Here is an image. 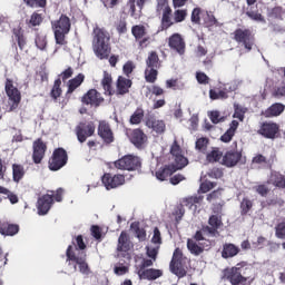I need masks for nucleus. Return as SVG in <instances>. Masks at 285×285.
I'll use <instances>...</instances> for the list:
<instances>
[{"mask_svg": "<svg viewBox=\"0 0 285 285\" xmlns=\"http://www.w3.org/2000/svg\"><path fill=\"white\" fill-rule=\"evenodd\" d=\"M130 248H132V243H130L128 234L126 232H121L118 238L117 257L122 259L115 264V275H126L130 271V253H128Z\"/></svg>", "mask_w": 285, "mask_h": 285, "instance_id": "nucleus-1", "label": "nucleus"}, {"mask_svg": "<svg viewBox=\"0 0 285 285\" xmlns=\"http://www.w3.org/2000/svg\"><path fill=\"white\" fill-rule=\"evenodd\" d=\"M250 279V268L244 263L237 264L235 267L225 269L222 277L223 285H248Z\"/></svg>", "mask_w": 285, "mask_h": 285, "instance_id": "nucleus-2", "label": "nucleus"}, {"mask_svg": "<svg viewBox=\"0 0 285 285\" xmlns=\"http://www.w3.org/2000/svg\"><path fill=\"white\" fill-rule=\"evenodd\" d=\"M92 48L98 59H107L110 55V33L106 29L99 27L94 29Z\"/></svg>", "mask_w": 285, "mask_h": 285, "instance_id": "nucleus-3", "label": "nucleus"}, {"mask_svg": "<svg viewBox=\"0 0 285 285\" xmlns=\"http://www.w3.org/2000/svg\"><path fill=\"white\" fill-rule=\"evenodd\" d=\"M72 245H69L67 248V262L69 263V269L72 273H77V268L81 275L88 277L90 273V266H88V262H86V254L83 252H79L78 248L72 252Z\"/></svg>", "mask_w": 285, "mask_h": 285, "instance_id": "nucleus-4", "label": "nucleus"}, {"mask_svg": "<svg viewBox=\"0 0 285 285\" xmlns=\"http://www.w3.org/2000/svg\"><path fill=\"white\" fill-rule=\"evenodd\" d=\"M52 30L55 33L56 43L63 46L66 43V35L70 32V18L62 16L58 20L51 22Z\"/></svg>", "mask_w": 285, "mask_h": 285, "instance_id": "nucleus-5", "label": "nucleus"}, {"mask_svg": "<svg viewBox=\"0 0 285 285\" xmlns=\"http://www.w3.org/2000/svg\"><path fill=\"white\" fill-rule=\"evenodd\" d=\"M4 90L9 99V112H12L13 110H17L19 104H21V91L14 87V83H12V80L10 79H7Z\"/></svg>", "mask_w": 285, "mask_h": 285, "instance_id": "nucleus-6", "label": "nucleus"}, {"mask_svg": "<svg viewBox=\"0 0 285 285\" xmlns=\"http://www.w3.org/2000/svg\"><path fill=\"white\" fill-rule=\"evenodd\" d=\"M115 166L119 170H139L141 168V158L135 155H126L116 160Z\"/></svg>", "mask_w": 285, "mask_h": 285, "instance_id": "nucleus-7", "label": "nucleus"}, {"mask_svg": "<svg viewBox=\"0 0 285 285\" xmlns=\"http://www.w3.org/2000/svg\"><path fill=\"white\" fill-rule=\"evenodd\" d=\"M68 164V154L63 148L53 151L52 158L49 160L50 170H61Z\"/></svg>", "mask_w": 285, "mask_h": 285, "instance_id": "nucleus-8", "label": "nucleus"}, {"mask_svg": "<svg viewBox=\"0 0 285 285\" xmlns=\"http://www.w3.org/2000/svg\"><path fill=\"white\" fill-rule=\"evenodd\" d=\"M239 88V81L234 80L229 83H226L222 90H209L210 99H228V92H235Z\"/></svg>", "mask_w": 285, "mask_h": 285, "instance_id": "nucleus-9", "label": "nucleus"}, {"mask_svg": "<svg viewBox=\"0 0 285 285\" xmlns=\"http://www.w3.org/2000/svg\"><path fill=\"white\" fill-rule=\"evenodd\" d=\"M235 39L238 43H242L245 46V49L250 52L253 50V33H250V30L248 29H237L235 31Z\"/></svg>", "mask_w": 285, "mask_h": 285, "instance_id": "nucleus-10", "label": "nucleus"}, {"mask_svg": "<svg viewBox=\"0 0 285 285\" xmlns=\"http://www.w3.org/2000/svg\"><path fill=\"white\" fill-rule=\"evenodd\" d=\"M76 135L78 137V141L83 144L88 137H92L95 135V124L94 122H80L76 128Z\"/></svg>", "mask_w": 285, "mask_h": 285, "instance_id": "nucleus-11", "label": "nucleus"}, {"mask_svg": "<svg viewBox=\"0 0 285 285\" xmlns=\"http://www.w3.org/2000/svg\"><path fill=\"white\" fill-rule=\"evenodd\" d=\"M126 183V177L124 175H110L105 174L102 176V184L107 190H112V188H118V186H124Z\"/></svg>", "mask_w": 285, "mask_h": 285, "instance_id": "nucleus-12", "label": "nucleus"}, {"mask_svg": "<svg viewBox=\"0 0 285 285\" xmlns=\"http://www.w3.org/2000/svg\"><path fill=\"white\" fill-rule=\"evenodd\" d=\"M170 154L174 157L173 166H176V168H179L180 170L188 166V158L183 156L181 148L177 145V141H174L171 145Z\"/></svg>", "mask_w": 285, "mask_h": 285, "instance_id": "nucleus-13", "label": "nucleus"}, {"mask_svg": "<svg viewBox=\"0 0 285 285\" xmlns=\"http://www.w3.org/2000/svg\"><path fill=\"white\" fill-rule=\"evenodd\" d=\"M170 271L177 277H184L186 275V269L181 267V249L176 248L170 263Z\"/></svg>", "mask_w": 285, "mask_h": 285, "instance_id": "nucleus-14", "label": "nucleus"}, {"mask_svg": "<svg viewBox=\"0 0 285 285\" xmlns=\"http://www.w3.org/2000/svg\"><path fill=\"white\" fill-rule=\"evenodd\" d=\"M147 256L150 258H144L141 264L138 267V271H146V268H150L155 262H157V255L159 253V246L149 245L146 247Z\"/></svg>", "mask_w": 285, "mask_h": 285, "instance_id": "nucleus-15", "label": "nucleus"}, {"mask_svg": "<svg viewBox=\"0 0 285 285\" xmlns=\"http://www.w3.org/2000/svg\"><path fill=\"white\" fill-rule=\"evenodd\" d=\"M55 194H46L38 198L37 208L38 215H48L50 208H52V204H55V199L52 198Z\"/></svg>", "mask_w": 285, "mask_h": 285, "instance_id": "nucleus-16", "label": "nucleus"}, {"mask_svg": "<svg viewBox=\"0 0 285 285\" xmlns=\"http://www.w3.org/2000/svg\"><path fill=\"white\" fill-rule=\"evenodd\" d=\"M168 46L178 55H184L186 52V42L184 41V38H181V35L179 33H174L169 38Z\"/></svg>", "mask_w": 285, "mask_h": 285, "instance_id": "nucleus-17", "label": "nucleus"}, {"mask_svg": "<svg viewBox=\"0 0 285 285\" xmlns=\"http://www.w3.org/2000/svg\"><path fill=\"white\" fill-rule=\"evenodd\" d=\"M239 161H242V153L230 150L223 156L220 164L227 168H233L237 166Z\"/></svg>", "mask_w": 285, "mask_h": 285, "instance_id": "nucleus-18", "label": "nucleus"}, {"mask_svg": "<svg viewBox=\"0 0 285 285\" xmlns=\"http://www.w3.org/2000/svg\"><path fill=\"white\" fill-rule=\"evenodd\" d=\"M277 132H279V126L275 122H264L258 130V135H262L266 139H275Z\"/></svg>", "mask_w": 285, "mask_h": 285, "instance_id": "nucleus-19", "label": "nucleus"}, {"mask_svg": "<svg viewBox=\"0 0 285 285\" xmlns=\"http://www.w3.org/2000/svg\"><path fill=\"white\" fill-rule=\"evenodd\" d=\"M187 248L191 255H202L204 250H208L210 248V242L206 240L205 243H197L195 239H188Z\"/></svg>", "mask_w": 285, "mask_h": 285, "instance_id": "nucleus-20", "label": "nucleus"}, {"mask_svg": "<svg viewBox=\"0 0 285 285\" xmlns=\"http://www.w3.org/2000/svg\"><path fill=\"white\" fill-rule=\"evenodd\" d=\"M137 275L139 279H148L149 282H153L155 279H159V277L164 275V272L155 268L137 269Z\"/></svg>", "mask_w": 285, "mask_h": 285, "instance_id": "nucleus-21", "label": "nucleus"}, {"mask_svg": "<svg viewBox=\"0 0 285 285\" xmlns=\"http://www.w3.org/2000/svg\"><path fill=\"white\" fill-rule=\"evenodd\" d=\"M104 101V98H101V94L98 92L96 89H90L83 97H82V104H86L87 106H99Z\"/></svg>", "mask_w": 285, "mask_h": 285, "instance_id": "nucleus-22", "label": "nucleus"}, {"mask_svg": "<svg viewBox=\"0 0 285 285\" xmlns=\"http://www.w3.org/2000/svg\"><path fill=\"white\" fill-rule=\"evenodd\" d=\"M98 135L106 141V144H112L114 137H112V130H110V125H108L106 121H100L98 126Z\"/></svg>", "mask_w": 285, "mask_h": 285, "instance_id": "nucleus-23", "label": "nucleus"}, {"mask_svg": "<svg viewBox=\"0 0 285 285\" xmlns=\"http://www.w3.org/2000/svg\"><path fill=\"white\" fill-rule=\"evenodd\" d=\"M46 155V144L41 141V139H38L33 142V161L35 164H41V159H43V156Z\"/></svg>", "mask_w": 285, "mask_h": 285, "instance_id": "nucleus-24", "label": "nucleus"}, {"mask_svg": "<svg viewBox=\"0 0 285 285\" xmlns=\"http://www.w3.org/2000/svg\"><path fill=\"white\" fill-rule=\"evenodd\" d=\"M177 170L181 169L177 168L175 165L165 166L156 171V178L158 181H166V179H168V177H170L174 173H177Z\"/></svg>", "mask_w": 285, "mask_h": 285, "instance_id": "nucleus-25", "label": "nucleus"}, {"mask_svg": "<svg viewBox=\"0 0 285 285\" xmlns=\"http://www.w3.org/2000/svg\"><path fill=\"white\" fill-rule=\"evenodd\" d=\"M147 128H151L154 132H157L158 135H161L166 131V122L164 120H157L155 117L150 116L146 120Z\"/></svg>", "mask_w": 285, "mask_h": 285, "instance_id": "nucleus-26", "label": "nucleus"}, {"mask_svg": "<svg viewBox=\"0 0 285 285\" xmlns=\"http://www.w3.org/2000/svg\"><path fill=\"white\" fill-rule=\"evenodd\" d=\"M130 141L136 146V148H141V146L148 141V137L140 129H135L131 132Z\"/></svg>", "mask_w": 285, "mask_h": 285, "instance_id": "nucleus-27", "label": "nucleus"}, {"mask_svg": "<svg viewBox=\"0 0 285 285\" xmlns=\"http://www.w3.org/2000/svg\"><path fill=\"white\" fill-rule=\"evenodd\" d=\"M224 158V153H222L220 148L212 147L206 154V159L209 164H215L217 161L222 163V159Z\"/></svg>", "mask_w": 285, "mask_h": 285, "instance_id": "nucleus-28", "label": "nucleus"}, {"mask_svg": "<svg viewBox=\"0 0 285 285\" xmlns=\"http://www.w3.org/2000/svg\"><path fill=\"white\" fill-rule=\"evenodd\" d=\"M19 233V225L0 223V235L14 237Z\"/></svg>", "mask_w": 285, "mask_h": 285, "instance_id": "nucleus-29", "label": "nucleus"}, {"mask_svg": "<svg viewBox=\"0 0 285 285\" xmlns=\"http://www.w3.org/2000/svg\"><path fill=\"white\" fill-rule=\"evenodd\" d=\"M206 235H209V237H215V229L206 226L202 230L196 232L194 242L200 244L206 243Z\"/></svg>", "mask_w": 285, "mask_h": 285, "instance_id": "nucleus-30", "label": "nucleus"}, {"mask_svg": "<svg viewBox=\"0 0 285 285\" xmlns=\"http://www.w3.org/2000/svg\"><path fill=\"white\" fill-rule=\"evenodd\" d=\"M202 202H204V196H191L183 200V206L195 213L197 210V204H202Z\"/></svg>", "mask_w": 285, "mask_h": 285, "instance_id": "nucleus-31", "label": "nucleus"}, {"mask_svg": "<svg viewBox=\"0 0 285 285\" xmlns=\"http://www.w3.org/2000/svg\"><path fill=\"white\" fill-rule=\"evenodd\" d=\"M239 255V247L235 246V244H225L222 252V257L224 259H228L229 257H235Z\"/></svg>", "mask_w": 285, "mask_h": 285, "instance_id": "nucleus-32", "label": "nucleus"}, {"mask_svg": "<svg viewBox=\"0 0 285 285\" xmlns=\"http://www.w3.org/2000/svg\"><path fill=\"white\" fill-rule=\"evenodd\" d=\"M130 86H132V81H130V79H127L121 76L118 77V80H117L118 95H126V92H128V90L130 89Z\"/></svg>", "mask_w": 285, "mask_h": 285, "instance_id": "nucleus-33", "label": "nucleus"}, {"mask_svg": "<svg viewBox=\"0 0 285 285\" xmlns=\"http://www.w3.org/2000/svg\"><path fill=\"white\" fill-rule=\"evenodd\" d=\"M284 110L285 106L279 102H276L265 111V117H279V115H282Z\"/></svg>", "mask_w": 285, "mask_h": 285, "instance_id": "nucleus-34", "label": "nucleus"}, {"mask_svg": "<svg viewBox=\"0 0 285 285\" xmlns=\"http://www.w3.org/2000/svg\"><path fill=\"white\" fill-rule=\"evenodd\" d=\"M268 184H273L276 188H285L284 175L277 171L272 173Z\"/></svg>", "mask_w": 285, "mask_h": 285, "instance_id": "nucleus-35", "label": "nucleus"}, {"mask_svg": "<svg viewBox=\"0 0 285 285\" xmlns=\"http://www.w3.org/2000/svg\"><path fill=\"white\" fill-rule=\"evenodd\" d=\"M86 79V76L83 73H79L76 78L69 80L68 82V92H75L81 83H83V80Z\"/></svg>", "mask_w": 285, "mask_h": 285, "instance_id": "nucleus-36", "label": "nucleus"}, {"mask_svg": "<svg viewBox=\"0 0 285 285\" xmlns=\"http://www.w3.org/2000/svg\"><path fill=\"white\" fill-rule=\"evenodd\" d=\"M173 11L163 13L161 30H168V28L175 26V18L171 17Z\"/></svg>", "mask_w": 285, "mask_h": 285, "instance_id": "nucleus-37", "label": "nucleus"}, {"mask_svg": "<svg viewBox=\"0 0 285 285\" xmlns=\"http://www.w3.org/2000/svg\"><path fill=\"white\" fill-rule=\"evenodd\" d=\"M101 86L105 90V95H112V77L110 76V73H104Z\"/></svg>", "mask_w": 285, "mask_h": 285, "instance_id": "nucleus-38", "label": "nucleus"}, {"mask_svg": "<svg viewBox=\"0 0 285 285\" xmlns=\"http://www.w3.org/2000/svg\"><path fill=\"white\" fill-rule=\"evenodd\" d=\"M12 175H13V181L16 184H19L21 179H23V175H26V169L21 165H12Z\"/></svg>", "mask_w": 285, "mask_h": 285, "instance_id": "nucleus-39", "label": "nucleus"}, {"mask_svg": "<svg viewBox=\"0 0 285 285\" xmlns=\"http://www.w3.org/2000/svg\"><path fill=\"white\" fill-rule=\"evenodd\" d=\"M158 68L147 67L145 70V79L148 83H155L157 81Z\"/></svg>", "mask_w": 285, "mask_h": 285, "instance_id": "nucleus-40", "label": "nucleus"}, {"mask_svg": "<svg viewBox=\"0 0 285 285\" xmlns=\"http://www.w3.org/2000/svg\"><path fill=\"white\" fill-rule=\"evenodd\" d=\"M246 110H247L246 107L235 102L233 118L239 121H244V115H246Z\"/></svg>", "mask_w": 285, "mask_h": 285, "instance_id": "nucleus-41", "label": "nucleus"}, {"mask_svg": "<svg viewBox=\"0 0 285 285\" xmlns=\"http://www.w3.org/2000/svg\"><path fill=\"white\" fill-rule=\"evenodd\" d=\"M131 33L135 39H144L146 37V27L142 24H137L131 28Z\"/></svg>", "mask_w": 285, "mask_h": 285, "instance_id": "nucleus-42", "label": "nucleus"}, {"mask_svg": "<svg viewBox=\"0 0 285 285\" xmlns=\"http://www.w3.org/2000/svg\"><path fill=\"white\" fill-rule=\"evenodd\" d=\"M147 0H129L130 6V12L131 14H135V12L138 9V12H141V9L144 8V4Z\"/></svg>", "mask_w": 285, "mask_h": 285, "instance_id": "nucleus-43", "label": "nucleus"}, {"mask_svg": "<svg viewBox=\"0 0 285 285\" xmlns=\"http://www.w3.org/2000/svg\"><path fill=\"white\" fill-rule=\"evenodd\" d=\"M131 230L136 233V237L139 239V242L146 240V230L139 228L138 223H132L130 226Z\"/></svg>", "mask_w": 285, "mask_h": 285, "instance_id": "nucleus-44", "label": "nucleus"}, {"mask_svg": "<svg viewBox=\"0 0 285 285\" xmlns=\"http://www.w3.org/2000/svg\"><path fill=\"white\" fill-rule=\"evenodd\" d=\"M147 68H159V56H157L155 52H151L147 60Z\"/></svg>", "mask_w": 285, "mask_h": 285, "instance_id": "nucleus-45", "label": "nucleus"}, {"mask_svg": "<svg viewBox=\"0 0 285 285\" xmlns=\"http://www.w3.org/2000/svg\"><path fill=\"white\" fill-rule=\"evenodd\" d=\"M144 119V109H137L130 117V124L132 125H139L141 124V120Z\"/></svg>", "mask_w": 285, "mask_h": 285, "instance_id": "nucleus-46", "label": "nucleus"}, {"mask_svg": "<svg viewBox=\"0 0 285 285\" xmlns=\"http://www.w3.org/2000/svg\"><path fill=\"white\" fill-rule=\"evenodd\" d=\"M51 97L52 99H59L61 97V79H57L53 83L51 89Z\"/></svg>", "mask_w": 285, "mask_h": 285, "instance_id": "nucleus-47", "label": "nucleus"}, {"mask_svg": "<svg viewBox=\"0 0 285 285\" xmlns=\"http://www.w3.org/2000/svg\"><path fill=\"white\" fill-rule=\"evenodd\" d=\"M188 13L184 9H177L174 11V21L176 23H181L183 21H186V17Z\"/></svg>", "mask_w": 285, "mask_h": 285, "instance_id": "nucleus-48", "label": "nucleus"}, {"mask_svg": "<svg viewBox=\"0 0 285 285\" xmlns=\"http://www.w3.org/2000/svg\"><path fill=\"white\" fill-rule=\"evenodd\" d=\"M157 12H163V14H166V12H173L168 6V0H157Z\"/></svg>", "mask_w": 285, "mask_h": 285, "instance_id": "nucleus-49", "label": "nucleus"}, {"mask_svg": "<svg viewBox=\"0 0 285 285\" xmlns=\"http://www.w3.org/2000/svg\"><path fill=\"white\" fill-rule=\"evenodd\" d=\"M13 35L20 50H23V48L26 47V38L23 37V32L21 30H14Z\"/></svg>", "mask_w": 285, "mask_h": 285, "instance_id": "nucleus-50", "label": "nucleus"}, {"mask_svg": "<svg viewBox=\"0 0 285 285\" xmlns=\"http://www.w3.org/2000/svg\"><path fill=\"white\" fill-rule=\"evenodd\" d=\"M247 17H249V19H252L253 21H258L261 23H266V20L264 19V17L262 16V13L259 12H255L253 10H247L246 11Z\"/></svg>", "mask_w": 285, "mask_h": 285, "instance_id": "nucleus-51", "label": "nucleus"}, {"mask_svg": "<svg viewBox=\"0 0 285 285\" xmlns=\"http://www.w3.org/2000/svg\"><path fill=\"white\" fill-rule=\"evenodd\" d=\"M250 208H253V202L248 198H244L240 203V209L243 215H247V213L250 212Z\"/></svg>", "mask_w": 285, "mask_h": 285, "instance_id": "nucleus-52", "label": "nucleus"}, {"mask_svg": "<svg viewBox=\"0 0 285 285\" xmlns=\"http://www.w3.org/2000/svg\"><path fill=\"white\" fill-rule=\"evenodd\" d=\"M206 148H208L207 138H199L196 140V150H199V153H206Z\"/></svg>", "mask_w": 285, "mask_h": 285, "instance_id": "nucleus-53", "label": "nucleus"}, {"mask_svg": "<svg viewBox=\"0 0 285 285\" xmlns=\"http://www.w3.org/2000/svg\"><path fill=\"white\" fill-rule=\"evenodd\" d=\"M0 194L8 195V199L11 202V204H17L19 202V197H17V195L10 193V190H8L4 187L0 186Z\"/></svg>", "mask_w": 285, "mask_h": 285, "instance_id": "nucleus-54", "label": "nucleus"}, {"mask_svg": "<svg viewBox=\"0 0 285 285\" xmlns=\"http://www.w3.org/2000/svg\"><path fill=\"white\" fill-rule=\"evenodd\" d=\"M208 117L214 124H219L220 121H224V117H222V114H219V111L217 110L209 111Z\"/></svg>", "mask_w": 285, "mask_h": 285, "instance_id": "nucleus-55", "label": "nucleus"}, {"mask_svg": "<svg viewBox=\"0 0 285 285\" xmlns=\"http://www.w3.org/2000/svg\"><path fill=\"white\" fill-rule=\"evenodd\" d=\"M30 8H46V0H24Z\"/></svg>", "mask_w": 285, "mask_h": 285, "instance_id": "nucleus-56", "label": "nucleus"}, {"mask_svg": "<svg viewBox=\"0 0 285 285\" xmlns=\"http://www.w3.org/2000/svg\"><path fill=\"white\" fill-rule=\"evenodd\" d=\"M209 228H214L215 229V234L217 233V228H219V226H222V219L218 216H212L209 218Z\"/></svg>", "mask_w": 285, "mask_h": 285, "instance_id": "nucleus-57", "label": "nucleus"}, {"mask_svg": "<svg viewBox=\"0 0 285 285\" xmlns=\"http://www.w3.org/2000/svg\"><path fill=\"white\" fill-rule=\"evenodd\" d=\"M275 230L276 237L278 239H285V222L278 224Z\"/></svg>", "mask_w": 285, "mask_h": 285, "instance_id": "nucleus-58", "label": "nucleus"}, {"mask_svg": "<svg viewBox=\"0 0 285 285\" xmlns=\"http://www.w3.org/2000/svg\"><path fill=\"white\" fill-rule=\"evenodd\" d=\"M151 243L155 244V246H158L161 244V232H159V228L154 229V235L151 237Z\"/></svg>", "mask_w": 285, "mask_h": 285, "instance_id": "nucleus-59", "label": "nucleus"}, {"mask_svg": "<svg viewBox=\"0 0 285 285\" xmlns=\"http://www.w3.org/2000/svg\"><path fill=\"white\" fill-rule=\"evenodd\" d=\"M41 21H43V17H41L39 13H33L29 20V23L35 27L40 26Z\"/></svg>", "mask_w": 285, "mask_h": 285, "instance_id": "nucleus-60", "label": "nucleus"}, {"mask_svg": "<svg viewBox=\"0 0 285 285\" xmlns=\"http://www.w3.org/2000/svg\"><path fill=\"white\" fill-rule=\"evenodd\" d=\"M233 137H235V132H233V130L227 129L226 132L220 137V141H224V144H228L233 140Z\"/></svg>", "mask_w": 285, "mask_h": 285, "instance_id": "nucleus-61", "label": "nucleus"}, {"mask_svg": "<svg viewBox=\"0 0 285 285\" xmlns=\"http://www.w3.org/2000/svg\"><path fill=\"white\" fill-rule=\"evenodd\" d=\"M36 46L39 48V50H46L47 41L43 36H38L36 38Z\"/></svg>", "mask_w": 285, "mask_h": 285, "instance_id": "nucleus-62", "label": "nucleus"}, {"mask_svg": "<svg viewBox=\"0 0 285 285\" xmlns=\"http://www.w3.org/2000/svg\"><path fill=\"white\" fill-rule=\"evenodd\" d=\"M212 188H215V185L212 181L206 180L205 183L200 184V193H208V190H212Z\"/></svg>", "mask_w": 285, "mask_h": 285, "instance_id": "nucleus-63", "label": "nucleus"}, {"mask_svg": "<svg viewBox=\"0 0 285 285\" xmlns=\"http://www.w3.org/2000/svg\"><path fill=\"white\" fill-rule=\"evenodd\" d=\"M135 70V65L131 61H128L124 65L122 71L128 77Z\"/></svg>", "mask_w": 285, "mask_h": 285, "instance_id": "nucleus-64", "label": "nucleus"}]
</instances>
